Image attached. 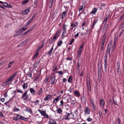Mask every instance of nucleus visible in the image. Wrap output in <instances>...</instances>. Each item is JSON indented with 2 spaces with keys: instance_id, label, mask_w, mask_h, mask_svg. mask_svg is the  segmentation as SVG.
I'll list each match as a JSON object with an SVG mask.
<instances>
[{
  "instance_id": "nucleus-4",
  "label": "nucleus",
  "mask_w": 124,
  "mask_h": 124,
  "mask_svg": "<svg viewBox=\"0 0 124 124\" xmlns=\"http://www.w3.org/2000/svg\"><path fill=\"white\" fill-rule=\"evenodd\" d=\"M16 117H13V119L14 121H17L19 119L21 120H24L25 121L26 120H24L23 119V118H24V117L21 116V115L17 114H16Z\"/></svg>"
},
{
  "instance_id": "nucleus-43",
  "label": "nucleus",
  "mask_w": 124,
  "mask_h": 124,
  "mask_svg": "<svg viewBox=\"0 0 124 124\" xmlns=\"http://www.w3.org/2000/svg\"><path fill=\"white\" fill-rule=\"evenodd\" d=\"M38 65V64H37V63L35 62L34 64V66H33V68H36Z\"/></svg>"
},
{
  "instance_id": "nucleus-19",
  "label": "nucleus",
  "mask_w": 124,
  "mask_h": 124,
  "mask_svg": "<svg viewBox=\"0 0 124 124\" xmlns=\"http://www.w3.org/2000/svg\"><path fill=\"white\" fill-rule=\"evenodd\" d=\"M25 111L27 112L30 113L31 114L32 113V110L30 108H26L25 109Z\"/></svg>"
},
{
  "instance_id": "nucleus-2",
  "label": "nucleus",
  "mask_w": 124,
  "mask_h": 124,
  "mask_svg": "<svg viewBox=\"0 0 124 124\" xmlns=\"http://www.w3.org/2000/svg\"><path fill=\"white\" fill-rule=\"evenodd\" d=\"M66 115L64 116L63 120H70V119H75V118L74 117V115L73 114L72 112L70 111V113H68L66 112Z\"/></svg>"
},
{
  "instance_id": "nucleus-1",
  "label": "nucleus",
  "mask_w": 124,
  "mask_h": 124,
  "mask_svg": "<svg viewBox=\"0 0 124 124\" xmlns=\"http://www.w3.org/2000/svg\"><path fill=\"white\" fill-rule=\"evenodd\" d=\"M112 40H110L108 45L107 47V49L106 50V52L105 54V59H104V69L106 73L107 71V53L108 51V53L109 54V56L110 57V49L111 47L112 46Z\"/></svg>"
},
{
  "instance_id": "nucleus-59",
  "label": "nucleus",
  "mask_w": 124,
  "mask_h": 124,
  "mask_svg": "<svg viewBox=\"0 0 124 124\" xmlns=\"http://www.w3.org/2000/svg\"><path fill=\"white\" fill-rule=\"evenodd\" d=\"M50 2V4L49 5V8H52V4L53 2Z\"/></svg>"
},
{
  "instance_id": "nucleus-45",
  "label": "nucleus",
  "mask_w": 124,
  "mask_h": 124,
  "mask_svg": "<svg viewBox=\"0 0 124 124\" xmlns=\"http://www.w3.org/2000/svg\"><path fill=\"white\" fill-rule=\"evenodd\" d=\"M84 73V71L83 70H82L81 73L80 75V77L82 76L83 75Z\"/></svg>"
},
{
  "instance_id": "nucleus-54",
  "label": "nucleus",
  "mask_w": 124,
  "mask_h": 124,
  "mask_svg": "<svg viewBox=\"0 0 124 124\" xmlns=\"http://www.w3.org/2000/svg\"><path fill=\"white\" fill-rule=\"evenodd\" d=\"M86 24V22L85 21H84L83 22V23L82 24V26H84Z\"/></svg>"
},
{
  "instance_id": "nucleus-11",
  "label": "nucleus",
  "mask_w": 124,
  "mask_h": 124,
  "mask_svg": "<svg viewBox=\"0 0 124 124\" xmlns=\"http://www.w3.org/2000/svg\"><path fill=\"white\" fill-rule=\"evenodd\" d=\"M30 8H28L27 9L25 10H24L23 11V13L25 14H27L30 11Z\"/></svg>"
},
{
  "instance_id": "nucleus-8",
  "label": "nucleus",
  "mask_w": 124,
  "mask_h": 124,
  "mask_svg": "<svg viewBox=\"0 0 124 124\" xmlns=\"http://www.w3.org/2000/svg\"><path fill=\"white\" fill-rule=\"evenodd\" d=\"M97 9L95 8H94L92 9V10L90 13L91 15L92 14H96V13L97 12Z\"/></svg>"
},
{
  "instance_id": "nucleus-36",
  "label": "nucleus",
  "mask_w": 124,
  "mask_h": 124,
  "mask_svg": "<svg viewBox=\"0 0 124 124\" xmlns=\"http://www.w3.org/2000/svg\"><path fill=\"white\" fill-rule=\"evenodd\" d=\"M124 19V14L119 18V19L120 20V21L123 20Z\"/></svg>"
},
{
  "instance_id": "nucleus-37",
  "label": "nucleus",
  "mask_w": 124,
  "mask_h": 124,
  "mask_svg": "<svg viewBox=\"0 0 124 124\" xmlns=\"http://www.w3.org/2000/svg\"><path fill=\"white\" fill-rule=\"evenodd\" d=\"M79 8L78 9V10L79 12L82 10L83 9V6H79Z\"/></svg>"
},
{
  "instance_id": "nucleus-17",
  "label": "nucleus",
  "mask_w": 124,
  "mask_h": 124,
  "mask_svg": "<svg viewBox=\"0 0 124 124\" xmlns=\"http://www.w3.org/2000/svg\"><path fill=\"white\" fill-rule=\"evenodd\" d=\"M27 29V28H24L22 27L21 29L19 30V31L21 33H22L23 32L25 31Z\"/></svg>"
},
{
  "instance_id": "nucleus-61",
  "label": "nucleus",
  "mask_w": 124,
  "mask_h": 124,
  "mask_svg": "<svg viewBox=\"0 0 124 124\" xmlns=\"http://www.w3.org/2000/svg\"><path fill=\"white\" fill-rule=\"evenodd\" d=\"M29 33V32H28V31H27L25 32L24 33H23V35L24 36H25V35H27Z\"/></svg>"
},
{
  "instance_id": "nucleus-52",
  "label": "nucleus",
  "mask_w": 124,
  "mask_h": 124,
  "mask_svg": "<svg viewBox=\"0 0 124 124\" xmlns=\"http://www.w3.org/2000/svg\"><path fill=\"white\" fill-rule=\"evenodd\" d=\"M0 116L2 117V118H5L4 116L3 115L2 113L1 112H0Z\"/></svg>"
},
{
  "instance_id": "nucleus-20",
  "label": "nucleus",
  "mask_w": 124,
  "mask_h": 124,
  "mask_svg": "<svg viewBox=\"0 0 124 124\" xmlns=\"http://www.w3.org/2000/svg\"><path fill=\"white\" fill-rule=\"evenodd\" d=\"M53 46H54V45H53V46L52 47L51 49L50 50V51H49L47 53V54L48 55H49L50 56L51 55V54H52L51 53H52V52L53 50Z\"/></svg>"
},
{
  "instance_id": "nucleus-40",
  "label": "nucleus",
  "mask_w": 124,
  "mask_h": 124,
  "mask_svg": "<svg viewBox=\"0 0 124 124\" xmlns=\"http://www.w3.org/2000/svg\"><path fill=\"white\" fill-rule=\"evenodd\" d=\"M42 90H42V88H41L39 90V91L38 92V94L39 95H40L41 93L42 92Z\"/></svg>"
},
{
  "instance_id": "nucleus-41",
  "label": "nucleus",
  "mask_w": 124,
  "mask_h": 124,
  "mask_svg": "<svg viewBox=\"0 0 124 124\" xmlns=\"http://www.w3.org/2000/svg\"><path fill=\"white\" fill-rule=\"evenodd\" d=\"M74 40V39H72L70 41V42L69 43V45H71L73 43V42Z\"/></svg>"
},
{
  "instance_id": "nucleus-32",
  "label": "nucleus",
  "mask_w": 124,
  "mask_h": 124,
  "mask_svg": "<svg viewBox=\"0 0 124 124\" xmlns=\"http://www.w3.org/2000/svg\"><path fill=\"white\" fill-rule=\"evenodd\" d=\"M49 123L50 124H56V122L54 120H52L51 121H49Z\"/></svg>"
},
{
  "instance_id": "nucleus-64",
  "label": "nucleus",
  "mask_w": 124,
  "mask_h": 124,
  "mask_svg": "<svg viewBox=\"0 0 124 124\" xmlns=\"http://www.w3.org/2000/svg\"><path fill=\"white\" fill-rule=\"evenodd\" d=\"M49 79V78H46V79L44 81V82H45V84L47 82H48Z\"/></svg>"
},
{
  "instance_id": "nucleus-42",
  "label": "nucleus",
  "mask_w": 124,
  "mask_h": 124,
  "mask_svg": "<svg viewBox=\"0 0 124 124\" xmlns=\"http://www.w3.org/2000/svg\"><path fill=\"white\" fill-rule=\"evenodd\" d=\"M68 10H67L65 12H63L62 14V16H63L65 17L66 15V13H67Z\"/></svg>"
},
{
  "instance_id": "nucleus-56",
  "label": "nucleus",
  "mask_w": 124,
  "mask_h": 124,
  "mask_svg": "<svg viewBox=\"0 0 124 124\" xmlns=\"http://www.w3.org/2000/svg\"><path fill=\"white\" fill-rule=\"evenodd\" d=\"M17 92L18 93H23V92L20 89H17Z\"/></svg>"
},
{
  "instance_id": "nucleus-49",
  "label": "nucleus",
  "mask_w": 124,
  "mask_h": 124,
  "mask_svg": "<svg viewBox=\"0 0 124 124\" xmlns=\"http://www.w3.org/2000/svg\"><path fill=\"white\" fill-rule=\"evenodd\" d=\"M5 63V61H3L0 63V66L4 64Z\"/></svg>"
},
{
  "instance_id": "nucleus-51",
  "label": "nucleus",
  "mask_w": 124,
  "mask_h": 124,
  "mask_svg": "<svg viewBox=\"0 0 124 124\" xmlns=\"http://www.w3.org/2000/svg\"><path fill=\"white\" fill-rule=\"evenodd\" d=\"M14 110L15 111H19V109L17 108H15L14 109Z\"/></svg>"
},
{
  "instance_id": "nucleus-39",
  "label": "nucleus",
  "mask_w": 124,
  "mask_h": 124,
  "mask_svg": "<svg viewBox=\"0 0 124 124\" xmlns=\"http://www.w3.org/2000/svg\"><path fill=\"white\" fill-rule=\"evenodd\" d=\"M68 95L69 97H70V98L69 99H67V102H65V103H67L68 102H70L71 100V98L70 97V95Z\"/></svg>"
},
{
  "instance_id": "nucleus-30",
  "label": "nucleus",
  "mask_w": 124,
  "mask_h": 124,
  "mask_svg": "<svg viewBox=\"0 0 124 124\" xmlns=\"http://www.w3.org/2000/svg\"><path fill=\"white\" fill-rule=\"evenodd\" d=\"M38 54L39 53L38 52V51H37V52H36V54L32 58L34 60L36 58L37 55H38Z\"/></svg>"
},
{
  "instance_id": "nucleus-63",
  "label": "nucleus",
  "mask_w": 124,
  "mask_h": 124,
  "mask_svg": "<svg viewBox=\"0 0 124 124\" xmlns=\"http://www.w3.org/2000/svg\"><path fill=\"white\" fill-rule=\"evenodd\" d=\"M24 36L23 35V33L20 35L18 37L19 38H21L23 37H24Z\"/></svg>"
},
{
  "instance_id": "nucleus-53",
  "label": "nucleus",
  "mask_w": 124,
  "mask_h": 124,
  "mask_svg": "<svg viewBox=\"0 0 124 124\" xmlns=\"http://www.w3.org/2000/svg\"><path fill=\"white\" fill-rule=\"evenodd\" d=\"M120 120L119 118H118L117 119V123L118 124H122V123L120 124Z\"/></svg>"
},
{
  "instance_id": "nucleus-58",
  "label": "nucleus",
  "mask_w": 124,
  "mask_h": 124,
  "mask_svg": "<svg viewBox=\"0 0 124 124\" xmlns=\"http://www.w3.org/2000/svg\"><path fill=\"white\" fill-rule=\"evenodd\" d=\"M92 105V107H93V110H95V106L94 104H93Z\"/></svg>"
},
{
  "instance_id": "nucleus-34",
  "label": "nucleus",
  "mask_w": 124,
  "mask_h": 124,
  "mask_svg": "<svg viewBox=\"0 0 124 124\" xmlns=\"http://www.w3.org/2000/svg\"><path fill=\"white\" fill-rule=\"evenodd\" d=\"M27 75L29 77H31L32 76L31 71H30V70L28 72Z\"/></svg>"
},
{
  "instance_id": "nucleus-38",
  "label": "nucleus",
  "mask_w": 124,
  "mask_h": 124,
  "mask_svg": "<svg viewBox=\"0 0 124 124\" xmlns=\"http://www.w3.org/2000/svg\"><path fill=\"white\" fill-rule=\"evenodd\" d=\"M3 6L5 7H7L8 6V3L6 2H4Z\"/></svg>"
},
{
  "instance_id": "nucleus-21",
  "label": "nucleus",
  "mask_w": 124,
  "mask_h": 124,
  "mask_svg": "<svg viewBox=\"0 0 124 124\" xmlns=\"http://www.w3.org/2000/svg\"><path fill=\"white\" fill-rule=\"evenodd\" d=\"M30 91L31 93L32 94L35 93L36 92L34 90L33 88H30Z\"/></svg>"
},
{
  "instance_id": "nucleus-14",
  "label": "nucleus",
  "mask_w": 124,
  "mask_h": 124,
  "mask_svg": "<svg viewBox=\"0 0 124 124\" xmlns=\"http://www.w3.org/2000/svg\"><path fill=\"white\" fill-rule=\"evenodd\" d=\"M74 94L75 95H76L78 97H79L80 95V93L79 92L76 90L75 91Z\"/></svg>"
},
{
  "instance_id": "nucleus-28",
  "label": "nucleus",
  "mask_w": 124,
  "mask_h": 124,
  "mask_svg": "<svg viewBox=\"0 0 124 124\" xmlns=\"http://www.w3.org/2000/svg\"><path fill=\"white\" fill-rule=\"evenodd\" d=\"M56 39L54 37L53 39H52L49 42V44H51L53 42H54L55 41V40Z\"/></svg>"
},
{
  "instance_id": "nucleus-15",
  "label": "nucleus",
  "mask_w": 124,
  "mask_h": 124,
  "mask_svg": "<svg viewBox=\"0 0 124 124\" xmlns=\"http://www.w3.org/2000/svg\"><path fill=\"white\" fill-rule=\"evenodd\" d=\"M39 113L41 114L42 116H43L44 115V114L46 113L45 111H43L40 109H39L38 110Z\"/></svg>"
},
{
  "instance_id": "nucleus-27",
  "label": "nucleus",
  "mask_w": 124,
  "mask_h": 124,
  "mask_svg": "<svg viewBox=\"0 0 124 124\" xmlns=\"http://www.w3.org/2000/svg\"><path fill=\"white\" fill-rule=\"evenodd\" d=\"M73 79V78L72 76H70L68 78V82L70 83V82Z\"/></svg>"
},
{
  "instance_id": "nucleus-24",
  "label": "nucleus",
  "mask_w": 124,
  "mask_h": 124,
  "mask_svg": "<svg viewBox=\"0 0 124 124\" xmlns=\"http://www.w3.org/2000/svg\"><path fill=\"white\" fill-rule=\"evenodd\" d=\"M14 62V61H12L11 62H10L8 64V68H10L11 67V64L12 63H13Z\"/></svg>"
},
{
  "instance_id": "nucleus-22",
  "label": "nucleus",
  "mask_w": 124,
  "mask_h": 124,
  "mask_svg": "<svg viewBox=\"0 0 124 124\" xmlns=\"http://www.w3.org/2000/svg\"><path fill=\"white\" fill-rule=\"evenodd\" d=\"M28 86V85L27 83H24L22 86L23 87L24 89H26Z\"/></svg>"
},
{
  "instance_id": "nucleus-26",
  "label": "nucleus",
  "mask_w": 124,
  "mask_h": 124,
  "mask_svg": "<svg viewBox=\"0 0 124 124\" xmlns=\"http://www.w3.org/2000/svg\"><path fill=\"white\" fill-rule=\"evenodd\" d=\"M56 111H57V112L59 114H60L62 112V110L59 108H57Z\"/></svg>"
},
{
  "instance_id": "nucleus-62",
  "label": "nucleus",
  "mask_w": 124,
  "mask_h": 124,
  "mask_svg": "<svg viewBox=\"0 0 124 124\" xmlns=\"http://www.w3.org/2000/svg\"><path fill=\"white\" fill-rule=\"evenodd\" d=\"M43 116H44L46 118H48V115L46 113L44 114V115Z\"/></svg>"
},
{
  "instance_id": "nucleus-13",
  "label": "nucleus",
  "mask_w": 124,
  "mask_h": 124,
  "mask_svg": "<svg viewBox=\"0 0 124 124\" xmlns=\"http://www.w3.org/2000/svg\"><path fill=\"white\" fill-rule=\"evenodd\" d=\"M100 103L101 105L102 108H103L105 104V102L104 100L102 99H101L100 101Z\"/></svg>"
},
{
  "instance_id": "nucleus-10",
  "label": "nucleus",
  "mask_w": 124,
  "mask_h": 124,
  "mask_svg": "<svg viewBox=\"0 0 124 124\" xmlns=\"http://www.w3.org/2000/svg\"><path fill=\"white\" fill-rule=\"evenodd\" d=\"M52 96V95H48L46 96L45 98L44 99V100L45 101H46L48 100L51 99Z\"/></svg>"
},
{
  "instance_id": "nucleus-60",
  "label": "nucleus",
  "mask_w": 124,
  "mask_h": 124,
  "mask_svg": "<svg viewBox=\"0 0 124 124\" xmlns=\"http://www.w3.org/2000/svg\"><path fill=\"white\" fill-rule=\"evenodd\" d=\"M60 102L61 103V104L60 105V106L61 105H62V106H63L64 105L63 103H64L62 99V100L60 101Z\"/></svg>"
},
{
  "instance_id": "nucleus-29",
  "label": "nucleus",
  "mask_w": 124,
  "mask_h": 124,
  "mask_svg": "<svg viewBox=\"0 0 124 124\" xmlns=\"http://www.w3.org/2000/svg\"><path fill=\"white\" fill-rule=\"evenodd\" d=\"M99 115L100 116V117L101 118H103V115L101 112L100 111H99Z\"/></svg>"
},
{
  "instance_id": "nucleus-12",
  "label": "nucleus",
  "mask_w": 124,
  "mask_h": 124,
  "mask_svg": "<svg viewBox=\"0 0 124 124\" xmlns=\"http://www.w3.org/2000/svg\"><path fill=\"white\" fill-rule=\"evenodd\" d=\"M61 94H60L58 96L54 99L53 101V102L55 103V101H56V102H58L59 101V100L61 98Z\"/></svg>"
},
{
  "instance_id": "nucleus-57",
  "label": "nucleus",
  "mask_w": 124,
  "mask_h": 124,
  "mask_svg": "<svg viewBox=\"0 0 124 124\" xmlns=\"http://www.w3.org/2000/svg\"><path fill=\"white\" fill-rule=\"evenodd\" d=\"M108 19L107 18H105L104 20L103 21V23H106Z\"/></svg>"
},
{
  "instance_id": "nucleus-50",
  "label": "nucleus",
  "mask_w": 124,
  "mask_h": 124,
  "mask_svg": "<svg viewBox=\"0 0 124 124\" xmlns=\"http://www.w3.org/2000/svg\"><path fill=\"white\" fill-rule=\"evenodd\" d=\"M117 68L118 69H119L120 67V63L119 62H118L117 63Z\"/></svg>"
},
{
  "instance_id": "nucleus-23",
  "label": "nucleus",
  "mask_w": 124,
  "mask_h": 124,
  "mask_svg": "<svg viewBox=\"0 0 124 124\" xmlns=\"http://www.w3.org/2000/svg\"><path fill=\"white\" fill-rule=\"evenodd\" d=\"M29 1V0H25L22 1V5H25Z\"/></svg>"
},
{
  "instance_id": "nucleus-33",
  "label": "nucleus",
  "mask_w": 124,
  "mask_h": 124,
  "mask_svg": "<svg viewBox=\"0 0 124 124\" xmlns=\"http://www.w3.org/2000/svg\"><path fill=\"white\" fill-rule=\"evenodd\" d=\"M102 67V65L101 64V66L99 67H98V72H99V73H100L101 72V68Z\"/></svg>"
},
{
  "instance_id": "nucleus-3",
  "label": "nucleus",
  "mask_w": 124,
  "mask_h": 124,
  "mask_svg": "<svg viewBox=\"0 0 124 124\" xmlns=\"http://www.w3.org/2000/svg\"><path fill=\"white\" fill-rule=\"evenodd\" d=\"M17 72H16L14 73L13 75H11L10 77H9L7 80L4 83V84H5V85H6L9 83L10 81L11 82L12 81V79L14 78L15 77L17 74Z\"/></svg>"
},
{
  "instance_id": "nucleus-47",
  "label": "nucleus",
  "mask_w": 124,
  "mask_h": 124,
  "mask_svg": "<svg viewBox=\"0 0 124 124\" xmlns=\"http://www.w3.org/2000/svg\"><path fill=\"white\" fill-rule=\"evenodd\" d=\"M37 15V13L36 12L33 15L31 18L32 19H33Z\"/></svg>"
},
{
  "instance_id": "nucleus-55",
  "label": "nucleus",
  "mask_w": 124,
  "mask_h": 124,
  "mask_svg": "<svg viewBox=\"0 0 124 124\" xmlns=\"http://www.w3.org/2000/svg\"><path fill=\"white\" fill-rule=\"evenodd\" d=\"M124 30H122L120 32L119 34V37H120L121 36Z\"/></svg>"
},
{
  "instance_id": "nucleus-35",
  "label": "nucleus",
  "mask_w": 124,
  "mask_h": 124,
  "mask_svg": "<svg viewBox=\"0 0 124 124\" xmlns=\"http://www.w3.org/2000/svg\"><path fill=\"white\" fill-rule=\"evenodd\" d=\"M62 43V41L61 40H60L59 42H58L57 44V46H60L61 45Z\"/></svg>"
},
{
  "instance_id": "nucleus-48",
  "label": "nucleus",
  "mask_w": 124,
  "mask_h": 124,
  "mask_svg": "<svg viewBox=\"0 0 124 124\" xmlns=\"http://www.w3.org/2000/svg\"><path fill=\"white\" fill-rule=\"evenodd\" d=\"M16 97V93H15L14 95L13 96V97L9 100L10 101H12V100H13V98L15 97Z\"/></svg>"
},
{
  "instance_id": "nucleus-18",
  "label": "nucleus",
  "mask_w": 124,
  "mask_h": 124,
  "mask_svg": "<svg viewBox=\"0 0 124 124\" xmlns=\"http://www.w3.org/2000/svg\"><path fill=\"white\" fill-rule=\"evenodd\" d=\"M97 21H98V19H95L94 20V21L93 22V26L91 27V29H92L94 28V25L96 24V23L97 22Z\"/></svg>"
},
{
  "instance_id": "nucleus-16",
  "label": "nucleus",
  "mask_w": 124,
  "mask_h": 124,
  "mask_svg": "<svg viewBox=\"0 0 124 124\" xmlns=\"http://www.w3.org/2000/svg\"><path fill=\"white\" fill-rule=\"evenodd\" d=\"M36 25V24L33 25L27 31L29 32L30 31H31L35 28Z\"/></svg>"
},
{
  "instance_id": "nucleus-44",
  "label": "nucleus",
  "mask_w": 124,
  "mask_h": 124,
  "mask_svg": "<svg viewBox=\"0 0 124 124\" xmlns=\"http://www.w3.org/2000/svg\"><path fill=\"white\" fill-rule=\"evenodd\" d=\"M117 73H118L119 75H120V74H121V72L120 70V69L119 68V69H118V68H117Z\"/></svg>"
},
{
  "instance_id": "nucleus-31",
  "label": "nucleus",
  "mask_w": 124,
  "mask_h": 124,
  "mask_svg": "<svg viewBox=\"0 0 124 124\" xmlns=\"http://www.w3.org/2000/svg\"><path fill=\"white\" fill-rule=\"evenodd\" d=\"M108 24L107 23H105V24L103 27V29L104 30H106L108 28Z\"/></svg>"
},
{
  "instance_id": "nucleus-25",
  "label": "nucleus",
  "mask_w": 124,
  "mask_h": 124,
  "mask_svg": "<svg viewBox=\"0 0 124 124\" xmlns=\"http://www.w3.org/2000/svg\"><path fill=\"white\" fill-rule=\"evenodd\" d=\"M21 34L19 30L17 31L14 34V36L16 37L18 36Z\"/></svg>"
},
{
  "instance_id": "nucleus-46",
  "label": "nucleus",
  "mask_w": 124,
  "mask_h": 124,
  "mask_svg": "<svg viewBox=\"0 0 124 124\" xmlns=\"http://www.w3.org/2000/svg\"><path fill=\"white\" fill-rule=\"evenodd\" d=\"M87 87L88 88H89V87H91L90 81H89V82H87Z\"/></svg>"
},
{
  "instance_id": "nucleus-5",
  "label": "nucleus",
  "mask_w": 124,
  "mask_h": 124,
  "mask_svg": "<svg viewBox=\"0 0 124 124\" xmlns=\"http://www.w3.org/2000/svg\"><path fill=\"white\" fill-rule=\"evenodd\" d=\"M28 91V90H27L24 92L23 96L21 97V98L23 99L24 100H27L28 98V95L27 94V92Z\"/></svg>"
},
{
  "instance_id": "nucleus-9",
  "label": "nucleus",
  "mask_w": 124,
  "mask_h": 124,
  "mask_svg": "<svg viewBox=\"0 0 124 124\" xmlns=\"http://www.w3.org/2000/svg\"><path fill=\"white\" fill-rule=\"evenodd\" d=\"M84 112L85 114H89L90 113V110L88 107H86L85 108Z\"/></svg>"
},
{
  "instance_id": "nucleus-7",
  "label": "nucleus",
  "mask_w": 124,
  "mask_h": 124,
  "mask_svg": "<svg viewBox=\"0 0 124 124\" xmlns=\"http://www.w3.org/2000/svg\"><path fill=\"white\" fill-rule=\"evenodd\" d=\"M55 77H53L51 76V77L50 79H51V80L50 81L51 84L52 85H53L55 82Z\"/></svg>"
},
{
  "instance_id": "nucleus-6",
  "label": "nucleus",
  "mask_w": 124,
  "mask_h": 124,
  "mask_svg": "<svg viewBox=\"0 0 124 124\" xmlns=\"http://www.w3.org/2000/svg\"><path fill=\"white\" fill-rule=\"evenodd\" d=\"M61 31L60 30H59L57 31L56 32L53 37L55 38V39H56L59 36V34Z\"/></svg>"
}]
</instances>
